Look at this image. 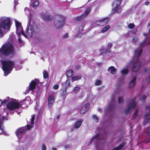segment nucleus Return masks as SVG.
Instances as JSON below:
<instances>
[{
  "label": "nucleus",
  "instance_id": "obj_59",
  "mask_svg": "<svg viewBox=\"0 0 150 150\" xmlns=\"http://www.w3.org/2000/svg\"><path fill=\"white\" fill-rule=\"evenodd\" d=\"M21 150H23V148H21Z\"/></svg>",
  "mask_w": 150,
  "mask_h": 150
},
{
  "label": "nucleus",
  "instance_id": "obj_27",
  "mask_svg": "<svg viewBox=\"0 0 150 150\" xmlns=\"http://www.w3.org/2000/svg\"><path fill=\"white\" fill-rule=\"evenodd\" d=\"M126 144L125 143L123 142L120 144L118 147H116L114 149V150H119L121 149Z\"/></svg>",
  "mask_w": 150,
  "mask_h": 150
},
{
  "label": "nucleus",
  "instance_id": "obj_3",
  "mask_svg": "<svg viewBox=\"0 0 150 150\" xmlns=\"http://www.w3.org/2000/svg\"><path fill=\"white\" fill-rule=\"evenodd\" d=\"M16 27V33L20 37L22 34L23 36L27 38L28 37H32V35L36 33L38 30V28L36 22L31 19L28 21L27 26L26 30V35L23 32V28L21 24L16 19L14 20Z\"/></svg>",
  "mask_w": 150,
  "mask_h": 150
},
{
  "label": "nucleus",
  "instance_id": "obj_17",
  "mask_svg": "<svg viewBox=\"0 0 150 150\" xmlns=\"http://www.w3.org/2000/svg\"><path fill=\"white\" fill-rule=\"evenodd\" d=\"M102 139L99 134H97L94 137L91 139L90 144L93 142H97L100 139Z\"/></svg>",
  "mask_w": 150,
  "mask_h": 150
},
{
  "label": "nucleus",
  "instance_id": "obj_34",
  "mask_svg": "<svg viewBox=\"0 0 150 150\" xmlns=\"http://www.w3.org/2000/svg\"><path fill=\"white\" fill-rule=\"evenodd\" d=\"M102 83V82L101 80H96L95 83V84L96 86H99Z\"/></svg>",
  "mask_w": 150,
  "mask_h": 150
},
{
  "label": "nucleus",
  "instance_id": "obj_47",
  "mask_svg": "<svg viewBox=\"0 0 150 150\" xmlns=\"http://www.w3.org/2000/svg\"><path fill=\"white\" fill-rule=\"evenodd\" d=\"M70 84H69V81H68V80H67V81H66V86H69V85Z\"/></svg>",
  "mask_w": 150,
  "mask_h": 150
},
{
  "label": "nucleus",
  "instance_id": "obj_48",
  "mask_svg": "<svg viewBox=\"0 0 150 150\" xmlns=\"http://www.w3.org/2000/svg\"><path fill=\"white\" fill-rule=\"evenodd\" d=\"M18 41L19 42V43H21V44L22 43V41H21V40L20 39V37H19L18 39Z\"/></svg>",
  "mask_w": 150,
  "mask_h": 150
},
{
  "label": "nucleus",
  "instance_id": "obj_63",
  "mask_svg": "<svg viewBox=\"0 0 150 150\" xmlns=\"http://www.w3.org/2000/svg\"><path fill=\"white\" fill-rule=\"evenodd\" d=\"M26 91L27 93H28V91Z\"/></svg>",
  "mask_w": 150,
  "mask_h": 150
},
{
  "label": "nucleus",
  "instance_id": "obj_10",
  "mask_svg": "<svg viewBox=\"0 0 150 150\" xmlns=\"http://www.w3.org/2000/svg\"><path fill=\"white\" fill-rule=\"evenodd\" d=\"M65 18L62 16L59 17V19L54 21V24L55 27L57 28H59L63 27L64 23Z\"/></svg>",
  "mask_w": 150,
  "mask_h": 150
},
{
  "label": "nucleus",
  "instance_id": "obj_12",
  "mask_svg": "<svg viewBox=\"0 0 150 150\" xmlns=\"http://www.w3.org/2000/svg\"><path fill=\"white\" fill-rule=\"evenodd\" d=\"M54 96L53 93H50L48 97V104L49 107L52 106L54 102Z\"/></svg>",
  "mask_w": 150,
  "mask_h": 150
},
{
  "label": "nucleus",
  "instance_id": "obj_43",
  "mask_svg": "<svg viewBox=\"0 0 150 150\" xmlns=\"http://www.w3.org/2000/svg\"><path fill=\"white\" fill-rule=\"evenodd\" d=\"M59 86L57 85H55L53 86V88L54 89H57L58 88Z\"/></svg>",
  "mask_w": 150,
  "mask_h": 150
},
{
  "label": "nucleus",
  "instance_id": "obj_62",
  "mask_svg": "<svg viewBox=\"0 0 150 150\" xmlns=\"http://www.w3.org/2000/svg\"><path fill=\"white\" fill-rule=\"evenodd\" d=\"M144 36H146V34L145 33H144Z\"/></svg>",
  "mask_w": 150,
  "mask_h": 150
},
{
  "label": "nucleus",
  "instance_id": "obj_4",
  "mask_svg": "<svg viewBox=\"0 0 150 150\" xmlns=\"http://www.w3.org/2000/svg\"><path fill=\"white\" fill-rule=\"evenodd\" d=\"M16 38L15 35L11 34L7 42L2 45L0 48V57L2 59H7L15 54V50L13 45Z\"/></svg>",
  "mask_w": 150,
  "mask_h": 150
},
{
  "label": "nucleus",
  "instance_id": "obj_1",
  "mask_svg": "<svg viewBox=\"0 0 150 150\" xmlns=\"http://www.w3.org/2000/svg\"><path fill=\"white\" fill-rule=\"evenodd\" d=\"M30 98L27 97L22 101L19 102L18 100L12 99L8 97L3 100L0 99L1 104L3 105H6L7 103V108L4 109V111L6 112L7 115L9 114H13L16 109L19 108L20 107L26 108L29 104L28 100Z\"/></svg>",
  "mask_w": 150,
  "mask_h": 150
},
{
  "label": "nucleus",
  "instance_id": "obj_9",
  "mask_svg": "<svg viewBox=\"0 0 150 150\" xmlns=\"http://www.w3.org/2000/svg\"><path fill=\"white\" fill-rule=\"evenodd\" d=\"M121 3L120 0H115L114 1L112 4L113 8L112 13L113 14L116 12L119 13L121 12L122 10L120 4Z\"/></svg>",
  "mask_w": 150,
  "mask_h": 150
},
{
  "label": "nucleus",
  "instance_id": "obj_6",
  "mask_svg": "<svg viewBox=\"0 0 150 150\" xmlns=\"http://www.w3.org/2000/svg\"><path fill=\"white\" fill-rule=\"evenodd\" d=\"M0 62L2 66V69L4 71V75L6 76L12 71L15 64L14 63L10 60L4 61L2 60H0Z\"/></svg>",
  "mask_w": 150,
  "mask_h": 150
},
{
  "label": "nucleus",
  "instance_id": "obj_60",
  "mask_svg": "<svg viewBox=\"0 0 150 150\" xmlns=\"http://www.w3.org/2000/svg\"><path fill=\"white\" fill-rule=\"evenodd\" d=\"M147 108H149V109H150V107L149 106V107H147Z\"/></svg>",
  "mask_w": 150,
  "mask_h": 150
},
{
  "label": "nucleus",
  "instance_id": "obj_8",
  "mask_svg": "<svg viewBox=\"0 0 150 150\" xmlns=\"http://www.w3.org/2000/svg\"><path fill=\"white\" fill-rule=\"evenodd\" d=\"M120 88H118L116 90L114 91L112 95V101L108 104V109L109 110H111L113 108L115 98L118 96V93L120 92Z\"/></svg>",
  "mask_w": 150,
  "mask_h": 150
},
{
  "label": "nucleus",
  "instance_id": "obj_45",
  "mask_svg": "<svg viewBox=\"0 0 150 150\" xmlns=\"http://www.w3.org/2000/svg\"><path fill=\"white\" fill-rule=\"evenodd\" d=\"M137 30V28H134V29H133V33H135L136 32Z\"/></svg>",
  "mask_w": 150,
  "mask_h": 150
},
{
  "label": "nucleus",
  "instance_id": "obj_19",
  "mask_svg": "<svg viewBox=\"0 0 150 150\" xmlns=\"http://www.w3.org/2000/svg\"><path fill=\"white\" fill-rule=\"evenodd\" d=\"M136 76H134L133 78L132 79L131 81L129 82V87L130 88L133 87L135 84L136 80Z\"/></svg>",
  "mask_w": 150,
  "mask_h": 150
},
{
  "label": "nucleus",
  "instance_id": "obj_56",
  "mask_svg": "<svg viewBox=\"0 0 150 150\" xmlns=\"http://www.w3.org/2000/svg\"><path fill=\"white\" fill-rule=\"evenodd\" d=\"M63 38H66V35H64L63 36Z\"/></svg>",
  "mask_w": 150,
  "mask_h": 150
},
{
  "label": "nucleus",
  "instance_id": "obj_35",
  "mask_svg": "<svg viewBox=\"0 0 150 150\" xmlns=\"http://www.w3.org/2000/svg\"><path fill=\"white\" fill-rule=\"evenodd\" d=\"M101 23V21L99 20L96 21L95 22V24L96 25L98 26H102V24Z\"/></svg>",
  "mask_w": 150,
  "mask_h": 150
},
{
  "label": "nucleus",
  "instance_id": "obj_58",
  "mask_svg": "<svg viewBox=\"0 0 150 150\" xmlns=\"http://www.w3.org/2000/svg\"><path fill=\"white\" fill-rule=\"evenodd\" d=\"M66 38H67L68 36V34L66 33Z\"/></svg>",
  "mask_w": 150,
  "mask_h": 150
},
{
  "label": "nucleus",
  "instance_id": "obj_38",
  "mask_svg": "<svg viewBox=\"0 0 150 150\" xmlns=\"http://www.w3.org/2000/svg\"><path fill=\"white\" fill-rule=\"evenodd\" d=\"M62 92L61 93L62 96L64 97L63 98H64V99L65 98V95L66 94V91L65 90H63V91H62Z\"/></svg>",
  "mask_w": 150,
  "mask_h": 150
},
{
  "label": "nucleus",
  "instance_id": "obj_64",
  "mask_svg": "<svg viewBox=\"0 0 150 150\" xmlns=\"http://www.w3.org/2000/svg\"><path fill=\"white\" fill-rule=\"evenodd\" d=\"M76 69H77L78 68V67H76Z\"/></svg>",
  "mask_w": 150,
  "mask_h": 150
},
{
  "label": "nucleus",
  "instance_id": "obj_42",
  "mask_svg": "<svg viewBox=\"0 0 150 150\" xmlns=\"http://www.w3.org/2000/svg\"><path fill=\"white\" fill-rule=\"evenodd\" d=\"M138 40V38L137 37H134L133 38L132 41L133 43H135Z\"/></svg>",
  "mask_w": 150,
  "mask_h": 150
},
{
  "label": "nucleus",
  "instance_id": "obj_21",
  "mask_svg": "<svg viewBox=\"0 0 150 150\" xmlns=\"http://www.w3.org/2000/svg\"><path fill=\"white\" fill-rule=\"evenodd\" d=\"M83 122V120H80L76 121L74 124V128L76 129L79 128Z\"/></svg>",
  "mask_w": 150,
  "mask_h": 150
},
{
  "label": "nucleus",
  "instance_id": "obj_14",
  "mask_svg": "<svg viewBox=\"0 0 150 150\" xmlns=\"http://www.w3.org/2000/svg\"><path fill=\"white\" fill-rule=\"evenodd\" d=\"M38 82V80L37 79H35L33 80H32L31 82L30 83V90L31 91L33 90L35 88Z\"/></svg>",
  "mask_w": 150,
  "mask_h": 150
},
{
  "label": "nucleus",
  "instance_id": "obj_2",
  "mask_svg": "<svg viewBox=\"0 0 150 150\" xmlns=\"http://www.w3.org/2000/svg\"><path fill=\"white\" fill-rule=\"evenodd\" d=\"M150 44V39H146L144 41L140 44V47L137 49L135 51L134 57L132 60V64L123 69L121 71V73L122 74H126L128 72V68L132 65V70L134 72H136L139 68L141 64L139 60V58L141 54L142 49L141 47L142 46Z\"/></svg>",
  "mask_w": 150,
  "mask_h": 150
},
{
  "label": "nucleus",
  "instance_id": "obj_39",
  "mask_svg": "<svg viewBox=\"0 0 150 150\" xmlns=\"http://www.w3.org/2000/svg\"><path fill=\"white\" fill-rule=\"evenodd\" d=\"M42 149V150H46V145L45 144H42L41 147Z\"/></svg>",
  "mask_w": 150,
  "mask_h": 150
},
{
  "label": "nucleus",
  "instance_id": "obj_36",
  "mask_svg": "<svg viewBox=\"0 0 150 150\" xmlns=\"http://www.w3.org/2000/svg\"><path fill=\"white\" fill-rule=\"evenodd\" d=\"M134 27V25L133 23H130L128 25V27L129 29H132Z\"/></svg>",
  "mask_w": 150,
  "mask_h": 150
},
{
  "label": "nucleus",
  "instance_id": "obj_53",
  "mask_svg": "<svg viewBox=\"0 0 150 150\" xmlns=\"http://www.w3.org/2000/svg\"><path fill=\"white\" fill-rule=\"evenodd\" d=\"M16 111L17 112V114L18 115H19L21 113V112L20 111L18 112Z\"/></svg>",
  "mask_w": 150,
  "mask_h": 150
},
{
  "label": "nucleus",
  "instance_id": "obj_26",
  "mask_svg": "<svg viewBox=\"0 0 150 150\" xmlns=\"http://www.w3.org/2000/svg\"><path fill=\"white\" fill-rule=\"evenodd\" d=\"M85 24L84 23H83L81 25H80L78 27V31L79 33H83L82 32L84 28V26Z\"/></svg>",
  "mask_w": 150,
  "mask_h": 150
},
{
  "label": "nucleus",
  "instance_id": "obj_50",
  "mask_svg": "<svg viewBox=\"0 0 150 150\" xmlns=\"http://www.w3.org/2000/svg\"><path fill=\"white\" fill-rule=\"evenodd\" d=\"M25 11H26V10H27L28 11H29V9L28 8H25L24 9Z\"/></svg>",
  "mask_w": 150,
  "mask_h": 150
},
{
  "label": "nucleus",
  "instance_id": "obj_55",
  "mask_svg": "<svg viewBox=\"0 0 150 150\" xmlns=\"http://www.w3.org/2000/svg\"><path fill=\"white\" fill-rule=\"evenodd\" d=\"M148 28H150V23H149V25H148Z\"/></svg>",
  "mask_w": 150,
  "mask_h": 150
},
{
  "label": "nucleus",
  "instance_id": "obj_44",
  "mask_svg": "<svg viewBox=\"0 0 150 150\" xmlns=\"http://www.w3.org/2000/svg\"><path fill=\"white\" fill-rule=\"evenodd\" d=\"M16 70H18L20 69L21 68V66H19L18 67V68L17 67H15Z\"/></svg>",
  "mask_w": 150,
  "mask_h": 150
},
{
  "label": "nucleus",
  "instance_id": "obj_46",
  "mask_svg": "<svg viewBox=\"0 0 150 150\" xmlns=\"http://www.w3.org/2000/svg\"><path fill=\"white\" fill-rule=\"evenodd\" d=\"M14 2L15 3V5H14V8L15 6L16 5L18 4L17 0H14Z\"/></svg>",
  "mask_w": 150,
  "mask_h": 150
},
{
  "label": "nucleus",
  "instance_id": "obj_32",
  "mask_svg": "<svg viewBox=\"0 0 150 150\" xmlns=\"http://www.w3.org/2000/svg\"><path fill=\"white\" fill-rule=\"evenodd\" d=\"M138 110L137 109H136L135 110V112H134V114L133 116V119H135V117H137V116L138 115Z\"/></svg>",
  "mask_w": 150,
  "mask_h": 150
},
{
  "label": "nucleus",
  "instance_id": "obj_31",
  "mask_svg": "<svg viewBox=\"0 0 150 150\" xmlns=\"http://www.w3.org/2000/svg\"><path fill=\"white\" fill-rule=\"evenodd\" d=\"M93 118L94 121L96 122H98L99 121V118L96 115L93 116Z\"/></svg>",
  "mask_w": 150,
  "mask_h": 150
},
{
  "label": "nucleus",
  "instance_id": "obj_18",
  "mask_svg": "<svg viewBox=\"0 0 150 150\" xmlns=\"http://www.w3.org/2000/svg\"><path fill=\"white\" fill-rule=\"evenodd\" d=\"M30 5L33 8H36L39 5V2L38 0H31Z\"/></svg>",
  "mask_w": 150,
  "mask_h": 150
},
{
  "label": "nucleus",
  "instance_id": "obj_51",
  "mask_svg": "<svg viewBox=\"0 0 150 150\" xmlns=\"http://www.w3.org/2000/svg\"><path fill=\"white\" fill-rule=\"evenodd\" d=\"M52 149L53 150H57V149L54 147H53L52 148Z\"/></svg>",
  "mask_w": 150,
  "mask_h": 150
},
{
  "label": "nucleus",
  "instance_id": "obj_16",
  "mask_svg": "<svg viewBox=\"0 0 150 150\" xmlns=\"http://www.w3.org/2000/svg\"><path fill=\"white\" fill-rule=\"evenodd\" d=\"M8 119L6 117L4 116L2 117H0V129L2 131L1 134H3L4 135H6V132H5L4 129L1 127V125L3 121L4 120H7Z\"/></svg>",
  "mask_w": 150,
  "mask_h": 150
},
{
  "label": "nucleus",
  "instance_id": "obj_13",
  "mask_svg": "<svg viewBox=\"0 0 150 150\" xmlns=\"http://www.w3.org/2000/svg\"><path fill=\"white\" fill-rule=\"evenodd\" d=\"M90 11V9L88 7L86 10L85 12L81 16H79L75 18V19L77 21L81 20L83 19V18L88 15Z\"/></svg>",
  "mask_w": 150,
  "mask_h": 150
},
{
  "label": "nucleus",
  "instance_id": "obj_54",
  "mask_svg": "<svg viewBox=\"0 0 150 150\" xmlns=\"http://www.w3.org/2000/svg\"><path fill=\"white\" fill-rule=\"evenodd\" d=\"M84 95V93H82V96H81L80 97L81 98H82L83 97V96Z\"/></svg>",
  "mask_w": 150,
  "mask_h": 150
},
{
  "label": "nucleus",
  "instance_id": "obj_15",
  "mask_svg": "<svg viewBox=\"0 0 150 150\" xmlns=\"http://www.w3.org/2000/svg\"><path fill=\"white\" fill-rule=\"evenodd\" d=\"M89 103H87L85 104L82 108L79 107V109L80 110V112L81 114H83L85 113L89 109Z\"/></svg>",
  "mask_w": 150,
  "mask_h": 150
},
{
  "label": "nucleus",
  "instance_id": "obj_37",
  "mask_svg": "<svg viewBox=\"0 0 150 150\" xmlns=\"http://www.w3.org/2000/svg\"><path fill=\"white\" fill-rule=\"evenodd\" d=\"M80 90L79 87H75L73 90V91L76 93L78 92Z\"/></svg>",
  "mask_w": 150,
  "mask_h": 150
},
{
  "label": "nucleus",
  "instance_id": "obj_29",
  "mask_svg": "<svg viewBox=\"0 0 150 150\" xmlns=\"http://www.w3.org/2000/svg\"><path fill=\"white\" fill-rule=\"evenodd\" d=\"M112 44L111 43H109L107 45V47L106 48V51L107 52H109L110 49L112 47Z\"/></svg>",
  "mask_w": 150,
  "mask_h": 150
},
{
  "label": "nucleus",
  "instance_id": "obj_33",
  "mask_svg": "<svg viewBox=\"0 0 150 150\" xmlns=\"http://www.w3.org/2000/svg\"><path fill=\"white\" fill-rule=\"evenodd\" d=\"M43 77L45 79H46L48 77V73L46 71H44L43 72Z\"/></svg>",
  "mask_w": 150,
  "mask_h": 150
},
{
  "label": "nucleus",
  "instance_id": "obj_41",
  "mask_svg": "<svg viewBox=\"0 0 150 150\" xmlns=\"http://www.w3.org/2000/svg\"><path fill=\"white\" fill-rule=\"evenodd\" d=\"M146 96L145 95L143 96L140 99L143 102H144L146 99Z\"/></svg>",
  "mask_w": 150,
  "mask_h": 150
},
{
  "label": "nucleus",
  "instance_id": "obj_30",
  "mask_svg": "<svg viewBox=\"0 0 150 150\" xmlns=\"http://www.w3.org/2000/svg\"><path fill=\"white\" fill-rule=\"evenodd\" d=\"M81 78V76H76L75 77H72V81H75Z\"/></svg>",
  "mask_w": 150,
  "mask_h": 150
},
{
  "label": "nucleus",
  "instance_id": "obj_24",
  "mask_svg": "<svg viewBox=\"0 0 150 150\" xmlns=\"http://www.w3.org/2000/svg\"><path fill=\"white\" fill-rule=\"evenodd\" d=\"M73 74V71L71 69H68L66 71V76L68 77H71Z\"/></svg>",
  "mask_w": 150,
  "mask_h": 150
},
{
  "label": "nucleus",
  "instance_id": "obj_40",
  "mask_svg": "<svg viewBox=\"0 0 150 150\" xmlns=\"http://www.w3.org/2000/svg\"><path fill=\"white\" fill-rule=\"evenodd\" d=\"M118 101L119 103H121L122 102L123 98L122 97H119L118 98Z\"/></svg>",
  "mask_w": 150,
  "mask_h": 150
},
{
  "label": "nucleus",
  "instance_id": "obj_49",
  "mask_svg": "<svg viewBox=\"0 0 150 150\" xmlns=\"http://www.w3.org/2000/svg\"><path fill=\"white\" fill-rule=\"evenodd\" d=\"M149 4V2H146L145 3V4L146 5H148Z\"/></svg>",
  "mask_w": 150,
  "mask_h": 150
},
{
  "label": "nucleus",
  "instance_id": "obj_5",
  "mask_svg": "<svg viewBox=\"0 0 150 150\" xmlns=\"http://www.w3.org/2000/svg\"><path fill=\"white\" fill-rule=\"evenodd\" d=\"M11 27L10 18L7 17L1 18L0 21V38L3 37L9 30Z\"/></svg>",
  "mask_w": 150,
  "mask_h": 150
},
{
  "label": "nucleus",
  "instance_id": "obj_28",
  "mask_svg": "<svg viewBox=\"0 0 150 150\" xmlns=\"http://www.w3.org/2000/svg\"><path fill=\"white\" fill-rule=\"evenodd\" d=\"M110 28V25H106L104 28H103L101 30V32L102 33H103L106 31L107 30H108Z\"/></svg>",
  "mask_w": 150,
  "mask_h": 150
},
{
  "label": "nucleus",
  "instance_id": "obj_11",
  "mask_svg": "<svg viewBox=\"0 0 150 150\" xmlns=\"http://www.w3.org/2000/svg\"><path fill=\"white\" fill-rule=\"evenodd\" d=\"M136 105L135 100L134 99H132L129 103L128 108L125 110V112L126 114H128L135 107Z\"/></svg>",
  "mask_w": 150,
  "mask_h": 150
},
{
  "label": "nucleus",
  "instance_id": "obj_52",
  "mask_svg": "<svg viewBox=\"0 0 150 150\" xmlns=\"http://www.w3.org/2000/svg\"><path fill=\"white\" fill-rule=\"evenodd\" d=\"M59 115H58L57 116V119H59V118H60V116H59Z\"/></svg>",
  "mask_w": 150,
  "mask_h": 150
},
{
  "label": "nucleus",
  "instance_id": "obj_22",
  "mask_svg": "<svg viewBox=\"0 0 150 150\" xmlns=\"http://www.w3.org/2000/svg\"><path fill=\"white\" fill-rule=\"evenodd\" d=\"M117 70L113 66H111L109 67L108 69V71L110 73L112 74H115L117 72Z\"/></svg>",
  "mask_w": 150,
  "mask_h": 150
},
{
  "label": "nucleus",
  "instance_id": "obj_23",
  "mask_svg": "<svg viewBox=\"0 0 150 150\" xmlns=\"http://www.w3.org/2000/svg\"><path fill=\"white\" fill-rule=\"evenodd\" d=\"M150 119V113H147L146 114L145 116V119L143 122L144 125H145L149 121V120Z\"/></svg>",
  "mask_w": 150,
  "mask_h": 150
},
{
  "label": "nucleus",
  "instance_id": "obj_57",
  "mask_svg": "<svg viewBox=\"0 0 150 150\" xmlns=\"http://www.w3.org/2000/svg\"><path fill=\"white\" fill-rule=\"evenodd\" d=\"M101 110V109H98V111H100Z\"/></svg>",
  "mask_w": 150,
  "mask_h": 150
},
{
  "label": "nucleus",
  "instance_id": "obj_61",
  "mask_svg": "<svg viewBox=\"0 0 150 150\" xmlns=\"http://www.w3.org/2000/svg\"><path fill=\"white\" fill-rule=\"evenodd\" d=\"M35 108L36 109H38V108L37 107H36Z\"/></svg>",
  "mask_w": 150,
  "mask_h": 150
},
{
  "label": "nucleus",
  "instance_id": "obj_7",
  "mask_svg": "<svg viewBox=\"0 0 150 150\" xmlns=\"http://www.w3.org/2000/svg\"><path fill=\"white\" fill-rule=\"evenodd\" d=\"M35 116V115H33L31 116L30 125L29 124L27 125V128L26 127H23L20 128L17 130L16 132V135L18 139H20L24 134L26 130V129L28 130H30L33 127Z\"/></svg>",
  "mask_w": 150,
  "mask_h": 150
},
{
  "label": "nucleus",
  "instance_id": "obj_20",
  "mask_svg": "<svg viewBox=\"0 0 150 150\" xmlns=\"http://www.w3.org/2000/svg\"><path fill=\"white\" fill-rule=\"evenodd\" d=\"M42 18L44 21H50L51 19L50 16L44 13L42 15Z\"/></svg>",
  "mask_w": 150,
  "mask_h": 150
},
{
  "label": "nucleus",
  "instance_id": "obj_25",
  "mask_svg": "<svg viewBox=\"0 0 150 150\" xmlns=\"http://www.w3.org/2000/svg\"><path fill=\"white\" fill-rule=\"evenodd\" d=\"M101 21V24L102 26L105 25L108 22L110 21V19L108 18H107L100 20Z\"/></svg>",
  "mask_w": 150,
  "mask_h": 150
}]
</instances>
